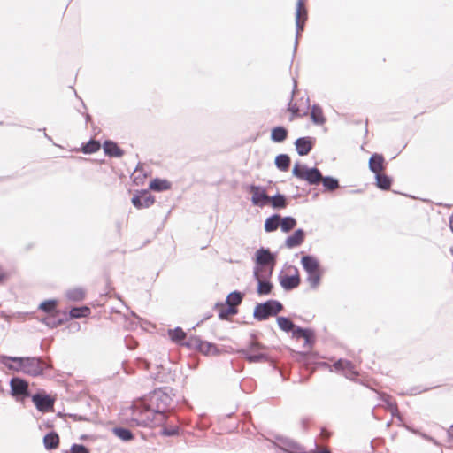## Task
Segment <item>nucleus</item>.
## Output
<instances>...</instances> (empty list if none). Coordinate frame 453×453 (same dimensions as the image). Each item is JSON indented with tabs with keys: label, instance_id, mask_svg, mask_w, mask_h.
<instances>
[{
	"label": "nucleus",
	"instance_id": "nucleus-1",
	"mask_svg": "<svg viewBox=\"0 0 453 453\" xmlns=\"http://www.w3.org/2000/svg\"><path fill=\"white\" fill-rule=\"evenodd\" d=\"M133 420L139 426H151L160 423L164 417L157 416V411L145 400L135 403L133 408Z\"/></svg>",
	"mask_w": 453,
	"mask_h": 453
},
{
	"label": "nucleus",
	"instance_id": "nucleus-2",
	"mask_svg": "<svg viewBox=\"0 0 453 453\" xmlns=\"http://www.w3.org/2000/svg\"><path fill=\"white\" fill-rule=\"evenodd\" d=\"M254 261V275H257L258 277L272 275L275 265V255L271 253L269 250L264 248L258 249L255 253Z\"/></svg>",
	"mask_w": 453,
	"mask_h": 453
},
{
	"label": "nucleus",
	"instance_id": "nucleus-3",
	"mask_svg": "<svg viewBox=\"0 0 453 453\" xmlns=\"http://www.w3.org/2000/svg\"><path fill=\"white\" fill-rule=\"evenodd\" d=\"M172 402L171 395L163 390L154 391L148 399L149 405L159 417H164V412L170 407Z\"/></svg>",
	"mask_w": 453,
	"mask_h": 453
},
{
	"label": "nucleus",
	"instance_id": "nucleus-4",
	"mask_svg": "<svg viewBox=\"0 0 453 453\" xmlns=\"http://www.w3.org/2000/svg\"><path fill=\"white\" fill-rule=\"evenodd\" d=\"M292 174L309 184H317L322 180V175L317 168H309L307 165L296 163L292 170Z\"/></svg>",
	"mask_w": 453,
	"mask_h": 453
},
{
	"label": "nucleus",
	"instance_id": "nucleus-5",
	"mask_svg": "<svg viewBox=\"0 0 453 453\" xmlns=\"http://www.w3.org/2000/svg\"><path fill=\"white\" fill-rule=\"evenodd\" d=\"M282 310L280 303L270 300L264 303L257 304L254 309V317L258 320H264L270 316H274Z\"/></svg>",
	"mask_w": 453,
	"mask_h": 453
},
{
	"label": "nucleus",
	"instance_id": "nucleus-6",
	"mask_svg": "<svg viewBox=\"0 0 453 453\" xmlns=\"http://www.w3.org/2000/svg\"><path fill=\"white\" fill-rule=\"evenodd\" d=\"M251 196V203L253 205L263 208L269 204V196L265 188L257 185H251L248 188Z\"/></svg>",
	"mask_w": 453,
	"mask_h": 453
},
{
	"label": "nucleus",
	"instance_id": "nucleus-7",
	"mask_svg": "<svg viewBox=\"0 0 453 453\" xmlns=\"http://www.w3.org/2000/svg\"><path fill=\"white\" fill-rule=\"evenodd\" d=\"M11 394L17 400H23L28 395L27 383L19 378H13L10 381Z\"/></svg>",
	"mask_w": 453,
	"mask_h": 453
},
{
	"label": "nucleus",
	"instance_id": "nucleus-8",
	"mask_svg": "<svg viewBox=\"0 0 453 453\" xmlns=\"http://www.w3.org/2000/svg\"><path fill=\"white\" fill-rule=\"evenodd\" d=\"M155 198L147 190H142L135 194L132 198L133 205L137 209H144L151 206Z\"/></svg>",
	"mask_w": 453,
	"mask_h": 453
},
{
	"label": "nucleus",
	"instance_id": "nucleus-9",
	"mask_svg": "<svg viewBox=\"0 0 453 453\" xmlns=\"http://www.w3.org/2000/svg\"><path fill=\"white\" fill-rule=\"evenodd\" d=\"M21 372L32 376H37L42 373V367L40 361L36 358L22 357Z\"/></svg>",
	"mask_w": 453,
	"mask_h": 453
},
{
	"label": "nucleus",
	"instance_id": "nucleus-10",
	"mask_svg": "<svg viewBox=\"0 0 453 453\" xmlns=\"http://www.w3.org/2000/svg\"><path fill=\"white\" fill-rule=\"evenodd\" d=\"M32 400L40 411L47 412L53 408L54 400L50 395L36 394L33 395Z\"/></svg>",
	"mask_w": 453,
	"mask_h": 453
},
{
	"label": "nucleus",
	"instance_id": "nucleus-11",
	"mask_svg": "<svg viewBox=\"0 0 453 453\" xmlns=\"http://www.w3.org/2000/svg\"><path fill=\"white\" fill-rule=\"evenodd\" d=\"M291 274H282L280 276V283L285 289H291L297 287L300 283V278L296 268H290Z\"/></svg>",
	"mask_w": 453,
	"mask_h": 453
},
{
	"label": "nucleus",
	"instance_id": "nucleus-12",
	"mask_svg": "<svg viewBox=\"0 0 453 453\" xmlns=\"http://www.w3.org/2000/svg\"><path fill=\"white\" fill-rule=\"evenodd\" d=\"M307 18L306 9L304 7L303 0H298L296 4V33L297 35L301 30H303V27L304 21Z\"/></svg>",
	"mask_w": 453,
	"mask_h": 453
},
{
	"label": "nucleus",
	"instance_id": "nucleus-13",
	"mask_svg": "<svg viewBox=\"0 0 453 453\" xmlns=\"http://www.w3.org/2000/svg\"><path fill=\"white\" fill-rule=\"evenodd\" d=\"M296 150L300 156L307 155L313 147V139L311 137L298 138L295 142Z\"/></svg>",
	"mask_w": 453,
	"mask_h": 453
},
{
	"label": "nucleus",
	"instance_id": "nucleus-14",
	"mask_svg": "<svg viewBox=\"0 0 453 453\" xmlns=\"http://www.w3.org/2000/svg\"><path fill=\"white\" fill-rule=\"evenodd\" d=\"M0 363L6 366L8 369L15 372H21L22 370V357L1 356Z\"/></svg>",
	"mask_w": 453,
	"mask_h": 453
},
{
	"label": "nucleus",
	"instance_id": "nucleus-15",
	"mask_svg": "<svg viewBox=\"0 0 453 453\" xmlns=\"http://www.w3.org/2000/svg\"><path fill=\"white\" fill-rule=\"evenodd\" d=\"M335 371H342L344 375L353 380L355 376L357 374V371L354 369V366L348 361L339 360L334 365Z\"/></svg>",
	"mask_w": 453,
	"mask_h": 453
},
{
	"label": "nucleus",
	"instance_id": "nucleus-16",
	"mask_svg": "<svg viewBox=\"0 0 453 453\" xmlns=\"http://www.w3.org/2000/svg\"><path fill=\"white\" fill-rule=\"evenodd\" d=\"M66 319L65 312H55L50 315H46L42 321L50 327H56L62 324Z\"/></svg>",
	"mask_w": 453,
	"mask_h": 453
},
{
	"label": "nucleus",
	"instance_id": "nucleus-17",
	"mask_svg": "<svg viewBox=\"0 0 453 453\" xmlns=\"http://www.w3.org/2000/svg\"><path fill=\"white\" fill-rule=\"evenodd\" d=\"M271 275H263V277H258L257 275H254V278L257 281V293L259 295H268L272 290V284L269 281Z\"/></svg>",
	"mask_w": 453,
	"mask_h": 453
},
{
	"label": "nucleus",
	"instance_id": "nucleus-18",
	"mask_svg": "<svg viewBox=\"0 0 453 453\" xmlns=\"http://www.w3.org/2000/svg\"><path fill=\"white\" fill-rule=\"evenodd\" d=\"M384 158L381 155L373 154L369 160V168L375 174L380 173L384 168Z\"/></svg>",
	"mask_w": 453,
	"mask_h": 453
},
{
	"label": "nucleus",
	"instance_id": "nucleus-19",
	"mask_svg": "<svg viewBox=\"0 0 453 453\" xmlns=\"http://www.w3.org/2000/svg\"><path fill=\"white\" fill-rule=\"evenodd\" d=\"M301 262L307 273L319 271L318 260L311 256H304Z\"/></svg>",
	"mask_w": 453,
	"mask_h": 453
},
{
	"label": "nucleus",
	"instance_id": "nucleus-20",
	"mask_svg": "<svg viewBox=\"0 0 453 453\" xmlns=\"http://www.w3.org/2000/svg\"><path fill=\"white\" fill-rule=\"evenodd\" d=\"M196 344L200 352L205 355H215L218 353L216 346L208 342L196 340Z\"/></svg>",
	"mask_w": 453,
	"mask_h": 453
},
{
	"label": "nucleus",
	"instance_id": "nucleus-21",
	"mask_svg": "<svg viewBox=\"0 0 453 453\" xmlns=\"http://www.w3.org/2000/svg\"><path fill=\"white\" fill-rule=\"evenodd\" d=\"M150 188L157 192L165 191L171 188V183L167 180L154 179L150 183Z\"/></svg>",
	"mask_w": 453,
	"mask_h": 453
},
{
	"label": "nucleus",
	"instance_id": "nucleus-22",
	"mask_svg": "<svg viewBox=\"0 0 453 453\" xmlns=\"http://www.w3.org/2000/svg\"><path fill=\"white\" fill-rule=\"evenodd\" d=\"M304 234L303 230H296L291 236H288L286 240V245L288 248H294L300 245L303 241Z\"/></svg>",
	"mask_w": 453,
	"mask_h": 453
},
{
	"label": "nucleus",
	"instance_id": "nucleus-23",
	"mask_svg": "<svg viewBox=\"0 0 453 453\" xmlns=\"http://www.w3.org/2000/svg\"><path fill=\"white\" fill-rule=\"evenodd\" d=\"M269 204L272 205L273 209H281L287 206V199L285 196L277 194L273 196H269Z\"/></svg>",
	"mask_w": 453,
	"mask_h": 453
},
{
	"label": "nucleus",
	"instance_id": "nucleus-24",
	"mask_svg": "<svg viewBox=\"0 0 453 453\" xmlns=\"http://www.w3.org/2000/svg\"><path fill=\"white\" fill-rule=\"evenodd\" d=\"M288 135V131L282 127H274L271 132V139L275 142H282Z\"/></svg>",
	"mask_w": 453,
	"mask_h": 453
},
{
	"label": "nucleus",
	"instance_id": "nucleus-25",
	"mask_svg": "<svg viewBox=\"0 0 453 453\" xmlns=\"http://www.w3.org/2000/svg\"><path fill=\"white\" fill-rule=\"evenodd\" d=\"M104 153L111 157H120L122 152L116 143L112 142H105L104 143Z\"/></svg>",
	"mask_w": 453,
	"mask_h": 453
},
{
	"label": "nucleus",
	"instance_id": "nucleus-26",
	"mask_svg": "<svg viewBox=\"0 0 453 453\" xmlns=\"http://www.w3.org/2000/svg\"><path fill=\"white\" fill-rule=\"evenodd\" d=\"M43 443L46 449H51L58 447L59 443L58 435L56 433H50L43 438Z\"/></svg>",
	"mask_w": 453,
	"mask_h": 453
},
{
	"label": "nucleus",
	"instance_id": "nucleus-27",
	"mask_svg": "<svg viewBox=\"0 0 453 453\" xmlns=\"http://www.w3.org/2000/svg\"><path fill=\"white\" fill-rule=\"evenodd\" d=\"M243 296L244 295L239 291L231 292L226 297V304L236 308V306L242 303Z\"/></svg>",
	"mask_w": 453,
	"mask_h": 453
},
{
	"label": "nucleus",
	"instance_id": "nucleus-28",
	"mask_svg": "<svg viewBox=\"0 0 453 453\" xmlns=\"http://www.w3.org/2000/svg\"><path fill=\"white\" fill-rule=\"evenodd\" d=\"M275 165L280 171H287L290 165V158L286 154H280L275 157Z\"/></svg>",
	"mask_w": 453,
	"mask_h": 453
},
{
	"label": "nucleus",
	"instance_id": "nucleus-29",
	"mask_svg": "<svg viewBox=\"0 0 453 453\" xmlns=\"http://www.w3.org/2000/svg\"><path fill=\"white\" fill-rule=\"evenodd\" d=\"M280 226V216L273 215L265 219V230L266 232H273Z\"/></svg>",
	"mask_w": 453,
	"mask_h": 453
},
{
	"label": "nucleus",
	"instance_id": "nucleus-30",
	"mask_svg": "<svg viewBox=\"0 0 453 453\" xmlns=\"http://www.w3.org/2000/svg\"><path fill=\"white\" fill-rule=\"evenodd\" d=\"M311 118L315 124L321 125L325 122L323 111L320 107L314 105L311 108Z\"/></svg>",
	"mask_w": 453,
	"mask_h": 453
},
{
	"label": "nucleus",
	"instance_id": "nucleus-31",
	"mask_svg": "<svg viewBox=\"0 0 453 453\" xmlns=\"http://www.w3.org/2000/svg\"><path fill=\"white\" fill-rule=\"evenodd\" d=\"M57 301L56 300H48L44 301L40 304V309L42 310L44 312L47 313V315L55 313V312H60V311H58L57 309Z\"/></svg>",
	"mask_w": 453,
	"mask_h": 453
},
{
	"label": "nucleus",
	"instance_id": "nucleus-32",
	"mask_svg": "<svg viewBox=\"0 0 453 453\" xmlns=\"http://www.w3.org/2000/svg\"><path fill=\"white\" fill-rule=\"evenodd\" d=\"M296 221L292 217L280 218V226L283 232H288L295 227Z\"/></svg>",
	"mask_w": 453,
	"mask_h": 453
},
{
	"label": "nucleus",
	"instance_id": "nucleus-33",
	"mask_svg": "<svg viewBox=\"0 0 453 453\" xmlns=\"http://www.w3.org/2000/svg\"><path fill=\"white\" fill-rule=\"evenodd\" d=\"M66 296L72 301H81L85 296V292L81 288H74L67 291Z\"/></svg>",
	"mask_w": 453,
	"mask_h": 453
},
{
	"label": "nucleus",
	"instance_id": "nucleus-34",
	"mask_svg": "<svg viewBox=\"0 0 453 453\" xmlns=\"http://www.w3.org/2000/svg\"><path fill=\"white\" fill-rule=\"evenodd\" d=\"M90 314V309L87 306L73 308L70 311V317L74 319L88 317Z\"/></svg>",
	"mask_w": 453,
	"mask_h": 453
},
{
	"label": "nucleus",
	"instance_id": "nucleus-35",
	"mask_svg": "<svg viewBox=\"0 0 453 453\" xmlns=\"http://www.w3.org/2000/svg\"><path fill=\"white\" fill-rule=\"evenodd\" d=\"M113 434L124 441H128L133 439L132 433L126 428L116 427L113 430Z\"/></svg>",
	"mask_w": 453,
	"mask_h": 453
},
{
	"label": "nucleus",
	"instance_id": "nucleus-36",
	"mask_svg": "<svg viewBox=\"0 0 453 453\" xmlns=\"http://www.w3.org/2000/svg\"><path fill=\"white\" fill-rule=\"evenodd\" d=\"M376 183L380 188L388 189L390 188L391 180L389 177L380 173L376 174Z\"/></svg>",
	"mask_w": 453,
	"mask_h": 453
},
{
	"label": "nucleus",
	"instance_id": "nucleus-37",
	"mask_svg": "<svg viewBox=\"0 0 453 453\" xmlns=\"http://www.w3.org/2000/svg\"><path fill=\"white\" fill-rule=\"evenodd\" d=\"M320 271L307 273V281L312 288H316L320 283Z\"/></svg>",
	"mask_w": 453,
	"mask_h": 453
},
{
	"label": "nucleus",
	"instance_id": "nucleus-38",
	"mask_svg": "<svg viewBox=\"0 0 453 453\" xmlns=\"http://www.w3.org/2000/svg\"><path fill=\"white\" fill-rule=\"evenodd\" d=\"M277 323L279 327L285 332H288L294 329L293 323L286 317H279L277 319Z\"/></svg>",
	"mask_w": 453,
	"mask_h": 453
},
{
	"label": "nucleus",
	"instance_id": "nucleus-39",
	"mask_svg": "<svg viewBox=\"0 0 453 453\" xmlns=\"http://www.w3.org/2000/svg\"><path fill=\"white\" fill-rule=\"evenodd\" d=\"M294 335L297 338H303L304 341V343H303L304 346L311 345V341H310L311 332L310 331L297 328V329L294 330Z\"/></svg>",
	"mask_w": 453,
	"mask_h": 453
},
{
	"label": "nucleus",
	"instance_id": "nucleus-40",
	"mask_svg": "<svg viewBox=\"0 0 453 453\" xmlns=\"http://www.w3.org/2000/svg\"><path fill=\"white\" fill-rule=\"evenodd\" d=\"M99 149L100 143L96 141L91 140L83 146L82 151L85 154H90L97 151Z\"/></svg>",
	"mask_w": 453,
	"mask_h": 453
},
{
	"label": "nucleus",
	"instance_id": "nucleus-41",
	"mask_svg": "<svg viewBox=\"0 0 453 453\" xmlns=\"http://www.w3.org/2000/svg\"><path fill=\"white\" fill-rule=\"evenodd\" d=\"M320 181H322L324 187L328 190H334L339 187L338 180L332 177H322Z\"/></svg>",
	"mask_w": 453,
	"mask_h": 453
},
{
	"label": "nucleus",
	"instance_id": "nucleus-42",
	"mask_svg": "<svg viewBox=\"0 0 453 453\" xmlns=\"http://www.w3.org/2000/svg\"><path fill=\"white\" fill-rule=\"evenodd\" d=\"M381 401L385 403L386 407L391 411L392 414L397 411L395 402L392 398L385 394L380 395Z\"/></svg>",
	"mask_w": 453,
	"mask_h": 453
},
{
	"label": "nucleus",
	"instance_id": "nucleus-43",
	"mask_svg": "<svg viewBox=\"0 0 453 453\" xmlns=\"http://www.w3.org/2000/svg\"><path fill=\"white\" fill-rule=\"evenodd\" d=\"M237 313V309L232 306L224 307L222 306L219 310V316L220 319H226L228 316L234 315Z\"/></svg>",
	"mask_w": 453,
	"mask_h": 453
},
{
	"label": "nucleus",
	"instance_id": "nucleus-44",
	"mask_svg": "<svg viewBox=\"0 0 453 453\" xmlns=\"http://www.w3.org/2000/svg\"><path fill=\"white\" fill-rule=\"evenodd\" d=\"M65 453H89V450L83 445L73 444L69 450Z\"/></svg>",
	"mask_w": 453,
	"mask_h": 453
},
{
	"label": "nucleus",
	"instance_id": "nucleus-45",
	"mask_svg": "<svg viewBox=\"0 0 453 453\" xmlns=\"http://www.w3.org/2000/svg\"><path fill=\"white\" fill-rule=\"evenodd\" d=\"M169 334L173 341H180L185 337V333L180 328L170 331Z\"/></svg>",
	"mask_w": 453,
	"mask_h": 453
},
{
	"label": "nucleus",
	"instance_id": "nucleus-46",
	"mask_svg": "<svg viewBox=\"0 0 453 453\" xmlns=\"http://www.w3.org/2000/svg\"><path fill=\"white\" fill-rule=\"evenodd\" d=\"M265 358V355L263 354V353H250L248 355V359L250 361V362H258V361H261V360H264Z\"/></svg>",
	"mask_w": 453,
	"mask_h": 453
},
{
	"label": "nucleus",
	"instance_id": "nucleus-47",
	"mask_svg": "<svg viewBox=\"0 0 453 453\" xmlns=\"http://www.w3.org/2000/svg\"><path fill=\"white\" fill-rule=\"evenodd\" d=\"M258 349H260V346L258 344L256 343L251 346V351H257Z\"/></svg>",
	"mask_w": 453,
	"mask_h": 453
},
{
	"label": "nucleus",
	"instance_id": "nucleus-48",
	"mask_svg": "<svg viewBox=\"0 0 453 453\" xmlns=\"http://www.w3.org/2000/svg\"><path fill=\"white\" fill-rule=\"evenodd\" d=\"M316 453H330L327 449H319Z\"/></svg>",
	"mask_w": 453,
	"mask_h": 453
},
{
	"label": "nucleus",
	"instance_id": "nucleus-49",
	"mask_svg": "<svg viewBox=\"0 0 453 453\" xmlns=\"http://www.w3.org/2000/svg\"><path fill=\"white\" fill-rule=\"evenodd\" d=\"M4 277V272H3L2 268L0 267V280H2Z\"/></svg>",
	"mask_w": 453,
	"mask_h": 453
},
{
	"label": "nucleus",
	"instance_id": "nucleus-50",
	"mask_svg": "<svg viewBox=\"0 0 453 453\" xmlns=\"http://www.w3.org/2000/svg\"><path fill=\"white\" fill-rule=\"evenodd\" d=\"M449 434L450 436H453V425L450 426V428L449 430Z\"/></svg>",
	"mask_w": 453,
	"mask_h": 453
}]
</instances>
